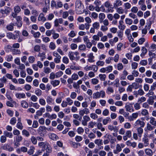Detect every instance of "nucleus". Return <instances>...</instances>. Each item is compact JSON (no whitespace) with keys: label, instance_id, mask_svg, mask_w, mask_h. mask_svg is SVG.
Returning <instances> with one entry per match:
<instances>
[{"label":"nucleus","instance_id":"43","mask_svg":"<svg viewBox=\"0 0 156 156\" xmlns=\"http://www.w3.org/2000/svg\"><path fill=\"white\" fill-rule=\"evenodd\" d=\"M70 68L71 69L73 70H80L81 69V67L79 66L71 65Z\"/></svg>","mask_w":156,"mask_h":156},{"label":"nucleus","instance_id":"22","mask_svg":"<svg viewBox=\"0 0 156 156\" xmlns=\"http://www.w3.org/2000/svg\"><path fill=\"white\" fill-rule=\"evenodd\" d=\"M123 23V20H120L119 22V25L118 27L119 29L122 30H124L126 28V26Z\"/></svg>","mask_w":156,"mask_h":156},{"label":"nucleus","instance_id":"47","mask_svg":"<svg viewBox=\"0 0 156 156\" xmlns=\"http://www.w3.org/2000/svg\"><path fill=\"white\" fill-rule=\"evenodd\" d=\"M30 140L34 144H36L37 143V137H36L34 136H32L30 138Z\"/></svg>","mask_w":156,"mask_h":156},{"label":"nucleus","instance_id":"32","mask_svg":"<svg viewBox=\"0 0 156 156\" xmlns=\"http://www.w3.org/2000/svg\"><path fill=\"white\" fill-rule=\"evenodd\" d=\"M14 25L13 23H11L7 26L6 29L9 31H12L13 30Z\"/></svg>","mask_w":156,"mask_h":156},{"label":"nucleus","instance_id":"19","mask_svg":"<svg viewBox=\"0 0 156 156\" xmlns=\"http://www.w3.org/2000/svg\"><path fill=\"white\" fill-rule=\"evenodd\" d=\"M63 20L61 18L56 19L54 21V26L57 27L59 25V24H62L63 23Z\"/></svg>","mask_w":156,"mask_h":156},{"label":"nucleus","instance_id":"35","mask_svg":"<svg viewBox=\"0 0 156 156\" xmlns=\"http://www.w3.org/2000/svg\"><path fill=\"white\" fill-rule=\"evenodd\" d=\"M12 54L13 55H20L21 54V51L20 50L13 49L11 51Z\"/></svg>","mask_w":156,"mask_h":156},{"label":"nucleus","instance_id":"1","mask_svg":"<svg viewBox=\"0 0 156 156\" xmlns=\"http://www.w3.org/2000/svg\"><path fill=\"white\" fill-rule=\"evenodd\" d=\"M84 7L80 0H76L75 3V9L76 12L81 14L84 11Z\"/></svg>","mask_w":156,"mask_h":156},{"label":"nucleus","instance_id":"51","mask_svg":"<svg viewBox=\"0 0 156 156\" xmlns=\"http://www.w3.org/2000/svg\"><path fill=\"white\" fill-rule=\"evenodd\" d=\"M42 93V91L39 89H37L35 91V94L38 96H41Z\"/></svg>","mask_w":156,"mask_h":156},{"label":"nucleus","instance_id":"10","mask_svg":"<svg viewBox=\"0 0 156 156\" xmlns=\"http://www.w3.org/2000/svg\"><path fill=\"white\" fill-rule=\"evenodd\" d=\"M10 12V8L5 6L4 9H1L0 10V12L3 15H8Z\"/></svg>","mask_w":156,"mask_h":156},{"label":"nucleus","instance_id":"50","mask_svg":"<svg viewBox=\"0 0 156 156\" xmlns=\"http://www.w3.org/2000/svg\"><path fill=\"white\" fill-rule=\"evenodd\" d=\"M76 35V33L75 31L74 30H71L68 34V36L71 37H74Z\"/></svg>","mask_w":156,"mask_h":156},{"label":"nucleus","instance_id":"9","mask_svg":"<svg viewBox=\"0 0 156 156\" xmlns=\"http://www.w3.org/2000/svg\"><path fill=\"white\" fill-rule=\"evenodd\" d=\"M94 4L95 5V11L97 12H99L100 11V6L101 4V2L100 0H95L94 2Z\"/></svg>","mask_w":156,"mask_h":156},{"label":"nucleus","instance_id":"20","mask_svg":"<svg viewBox=\"0 0 156 156\" xmlns=\"http://www.w3.org/2000/svg\"><path fill=\"white\" fill-rule=\"evenodd\" d=\"M116 12L119 14H123V13L125 12L126 13L127 12V11L126 10L125 12L124 10L121 7H118L115 8Z\"/></svg>","mask_w":156,"mask_h":156},{"label":"nucleus","instance_id":"53","mask_svg":"<svg viewBox=\"0 0 156 156\" xmlns=\"http://www.w3.org/2000/svg\"><path fill=\"white\" fill-rule=\"evenodd\" d=\"M16 119L15 117H13L11 119L9 122L11 125H14L16 123Z\"/></svg>","mask_w":156,"mask_h":156},{"label":"nucleus","instance_id":"46","mask_svg":"<svg viewBox=\"0 0 156 156\" xmlns=\"http://www.w3.org/2000/svg\"><path fill=\"white\" fill-rule=\"evenodd\" d=\"M114 91L113 88L109 86L107 87L106 92L108 94H110L111 93H113Z\"/></svg>","mask_w":156,"mask_h":156},{"label":"nucleus","instance_id":"34","mask_svg":"<svg viewBox=\"0 0 156 156\" xmlns=\"http://www.w3.org/2000/svg\"><path fill=\"white\" fill-rule=\"evenodd\" d=\"M143 127H139L136 128V130L139 137H141L143 132V129L142 128Z\"/></svg>","mask_w":156,"mask_h":156},{"label":"nucleus","instance_id":"5","mask_svg":"<svg viewBox=\"0 0 156 156\" xmlns=\"http://www.w3.org/2000/svg\"><path fill=\"white\" fill-rule=\"evenodd\" d=\"M145 125V123L144 121L138 119L134 122L133 124V126L135 128L144 127Z\"/></svg>","mask_w":156,"mask_h":156},{"label":"nucleus","instance_id":"26","mask_svg":"<svg viewBox=\"0 0 156 156\" xmlns=\"http://www.w3.org/2000/svg\"><path fill=\"white\" fill-rule=\"evenodd\" d=\"M108 129L110 131L114 132H117L118 130V127L116 126H113L112 125H108Z\"/></svg>","mask_w":156,"mask_h":156},{"label":"nucleus","instance_id":"59","mask_svg":"<svg viewBox=\"0 0 156 156\" xmlns=\"http://www.w3.org/2000/svg\"><path fill=\"white\" fill-rule=\"evenodd\" d=\"M107 73L111 72L113 70V67L112 66H108L105 67Z\"/></svg>","mask_w":156,"mask_h":156},{"label":"nucleus","instance_id":"45","mask_svg":"<svg viewBox=\"0 0 156 156\" xmlns=\"http://www.w3.org/2000/svg\"><path fill=\"white\" fill-rule=\"evenodd\" d=\"M21 9L20 7L18 5H16L14 8V11L15 12L18 13L21 11Z\"/></svg>","mask_w":156,"mask_h":156},{"label":"nucleus","instance_id":"37","mask_svg":"<svg viewBox=\"0 0 156 156\" xmlns=\"http://www.w3.org/2000/svg\"><path fill=\"white\" fill-rule=\"evenodd\" d=\"M78 49L80 51H85L86 50V45L83 44L80 45L78 46Z\"/></svg>","mask_w":156,"mask_h":156},{"label":"nucleus","instance_id":"14","mask_svg":"<svg viewBox=\"0 0 156 156\" xmlns=\"http://www.w3.org/2000/svg\"><path fill=\"white\" fill-rule=\"evenodd\" d=\"M90 112V110L88 108H84L80 110L79 114L81 116H83L84 114H87Z\"/></svg>","mask_w":156,"mask_h":156},{"label":"nucleus","instance_id":"64","mask_svg":"<svg viewBox=\"0 0 156 156\" xmlns=\"http://www.w3.org/2000/svg\"><path fill=\"white\" fill-rule=\"evenodd\" d=\"M92 26L94 28L98 30L100 27V24L99 22H95L93 24Z\"/></svg>","mask_w":156,"mask_h":156},{"label":"nucleus","instance_id":"39","mask_svg":"<svg viewBox=\"0 0 156 156\" xmlns=\"http://www.w3.org/2000/svg\"><path fill=\"white\" fill-rule=\"evenodd\" d=\"M154 126H153L151 124L147 123L146 125V129L149 131H151L153 130L155 128Z\"/></svg>","mask_w":156,"mask_h":156},{"label":"nucleus","instance_id":"63","mask_svg":"<svg viewBox=\"0 0 156 156\" xmlns=\"http://www.w3.org/2000/svg\"><path fill=\"white\" fill-rule=\"evenodd\" d=\"M14 34H13L14 39H16L19 37L20 32L19 31L16 30L14 32Z\"/></svg>","mask_w":156,"mask_h":156},{"label":"nucleus","instance_id":"42","mask_svg":"<svg viewBox=\"0 0 156 156\" xmlns=\"http://www.w3.org/2000/svg\"><path fill=\"white\" fill-rule=\"evenodd\" d=\"M142 141L144 142V146L147 147L149 144L148 138L147 137H145L143 138Z\"/></svg>","mask_w":156,"mask_h":156},{"label":"nucleus","instance_id":"44","mask_svg":"<svg viewBox=\"0 0 156 156\" xmlns=\"http://www.w3.org/2000/svg\"><path fill=\"white\" fill-rule=\"evenodd\" d=\"M66 100L68 105H71L73 104V100L69 97H68L66 98Z\"/></svg>","mask_w":156,"mask_h":156},{"label":"nucleus","instance_id":"7","mask_svg":"<svg viewBox=\"0 0 156 156\" xmlns=\"http://www.w3.org/2000/svg\"><path fill=\"white\" fill-rule=\"evenodd\" d=\"M23 139V137L20 135L17 136H15L14 140V144L15 146L18 147L20 145V142Z\"/></svg>","mask_w":156,"mask_h":156},{"label":"nucleus","instance_id":"3","mask_svg":"<svg viewBox=\"0 0 156 156\" xmlns=\"http://www.w3.org/2000/svg\"><path fill=\"white\" fill-rule=\"evenodd\" d=\"M79 54V52L77 51L75 52L69 51L68 52V56L71 61L77 60H79L80 58V56H78Z\"/></svg>","mask_w":156,"mask_h":156},{"label":"nucleus","instance_id":"58","mask_svg":"<svg viewBox=\"0 0 156 156\" xmlns=\"http://www.w3.org/2000/svg\"><path fill=\"white\" fill-rule=\"evenodd\" d=\"M35 60V58L33 56H30L28 58L29 62L30 63H34V62Z\"/></svg>","mask_w":156,"mask_h":156},{"label":"nucleus","instance_id":"30","mask_svg":"<svg viewBox=\"0 0 156 156\" xmlns=\"http://www.w3.org/2000/svg\"><path fill=\"white\" fill-rule=\"evenodd\" d=\"M60 81L58 80H51L50 82L51 84L54 87L60 84Z\"/></svg>","mask_w":156,"mask_h":156},{"label":"nucleus","instance_id":"54","mask_svg":"<svg viewBox=\"0 0 156 156\" xmlns=\"http://www.w3.org/2000/svg\"><path fill=\"white\" fill-rule=\"evenodd\" d=\"M39 104L42 106H44L46 103L45 100L43 98H40L39 100Z\"/></svg>","mask_w":156,"mask_h":156},{"label":"nucleus","instance_id":"4","mask_svg":"<svg viewBox=\"0 0 156 156\" xmlns=\"http://www.w3.org/2000/svg\"><path fill=\"white\" fill-rule=\"evenodd\" d=\"M105 93L104 90H101L99 91H97L93 94V98L94 99H97L101 98H104L105 97Z\"/></svg>","mask_w":156,"mask_h":156},{"label":"nucleus","instance_id":"6","mask_svg":"<svg viewBox=\"0 0 156 156\" xmlns=\"http://www.w3.org/2000/svg\"><path fill=\"white\" fill-rule=\"evenodd\" d=\"M134 103L127 102L126 104L125 108L126 111L132 112L134 111V109L133 106Z\"/></svg>","mask_w":156,"mask_h":156},{"label":"nucleus","instance_id":"55","mask_svg":"<svg viewBox=\"0 0 156 156\" xmlns=\"http://www.w3.org/2000/svg\"><path fill=\"white\" fill-rule=\"evenodd\" d=\"M144 94V92L143 90L142 89H140L137 91V93L134 94H136V97H137L138 95L142 96Z\"/></svg>","mask_w":156,"mask_h":156},{"label":"nucleus","instance_id":"16","mask_svg":"<svg viewBox=\"0 0 156 156\" xmlns=\"http://www.w3.org/2000/svg\"><path fill=\"white\" fill-rule=\"evenodd\" d=\"M122 2L120 0H115L113 4V7L116 8L122 5Z\"/></svg>","mask_w":156,"mask_h":156},{"label":"nucleus","instance_id":"15","mask_svg":"<svg viewBox=\"0 0 156 156\" xmlns=\"http://www.w3.org/2000/svg\"><path fill=\"white\" fill-rule=\"evenodd\" d=\"M1 148L4 150L8 151H12L14 150L13 147H10L7 144H5L2 146Z\"/></svg>","mask_w":156,"mask_h":156},{"label":"nucleus","instance_id":"27","mask_svg":"<svg viewBox=\"0 0 156 156\" xmlns=\"http://www.w3.org/2000/svg\"><path fill=\"white\" fill-rule=\"evenodd\" d=\"M48 135L49 137L53 140H55L58 139V137L54 133H50Z\"/></svg>","mask_w":156,"mask_h":156},{"label":"nucleus","instance_id":"56","mask_svg":"<svg viewBox=\"0 0 156 156\" xmlns=\"http://www.w3.org/2000/svg\"><path fill=\"white\" fill-rule=\"evenodd\" d=\"M5 59L8 62H11L12 60L13 57L11 55H7L5 56Z\"/></svg>","mask_w":156,"mask_h":156},{"label":"nucleus","instance_id":"12","mask_svg":"<svg viewBox=\"0 0 156 156\" xmlns=\"http://www.w3.org/2000/svg\"><path fill=\"white\" fill-rule=\"evenodd\" d=\"M90 25L87 23H85V24H81L79 25L78 28L79 30H84L85 29L88 30L90 28Z\"/></svg>","mask_w":156,"mask_h":156},{"label":"nucleus","instance_id":"57","mask_svg":"<svg viewBox=\"0 0 156 156\" xmlns=\"http://www.w3.org/2000/svg\"><path fill=\"white\" fill-rule=\"evenodd\" d=\"M125 21L126 24L129 25H131L133 23V20L129 18H126L125 19Z\"/></svg>","mask_w":156,"mask_h":156},{"label":"nucleus","instance_id":"8","mask_svg":"<svg viewBox=\"0 0 156 156\" xmlns=\"http://www.w3.org/2000/svg\"><path fill=\"white\" fill-rule=\"evenodd\" d=\"M46 130V128L43 126H41L37 129V132L41 136L44 135L45 133Z\"/></svg>","mask_w":156,"mask_h":156},{"label":"nucleus","instance_id":"11","mask_svg":"<svg viewBox=\"0 0 156 156\" xmlns=\"http://www.w3.org/2000/svg\"><path fill=\"white\" fill-rule=\"evenodd\" d=\"M83 120L82 121V124L83 126H86L87 122L90 120V118L89 116L85 115L83 117Z\"/></svg>","mask_w":156,"mask_h":156},{"label":"nucleus","instance_id":"38","mask_svg":"<svg viewBox=\"0 0 156 156\" xmlns=\"http://www.w3.org/2000/svg\"><path fill=\"white\" fill-rule=\"evenodd\" d=\"M154 98L153 96L150 97L147 100L148 104L151 105H152L154 103Z\"/></svg>","mask_w":156,"mask_h":156},{"label":"nucleus","instance_id":"49","mask_svg":"<svg viewBox=\"0 0 156 156\" xmlns=\"http://www.w3.org/2000/svg\"><path fill=\"white\" fill-rule=\"evenodd\" d=\"M94 143L96 144H97L98 146L102 145L103 143L102 140L100 139H96L94 141Z\"/></svg>","mask_w":156,"mask_h":156},{"label":"nucleus","instance_id":"18","mask_svg":"<svg viewBox=\"0 0 156 156\" xmlns=\"http://www.w3.org/2000/svg\"><path fill=\"white\" fill-rule=\"evenodd\" d=\"M128 74L127 71L124 70L122 72V73L120 75L119 78L121 80H125L126 79V76Z\"/></svg>","mask_w":156,"mask_h":156},{"label":"nucleus","instance_id":"13","mask_svg":"<svg viewBox=\"0 0 156 156\" xmlns=\"http://www.w3.org/2000/svg\"><path fill=\"white\" fill-rule=\"evenodd\" d=\"M16 97L18 99H23L26 98L25 94L23 93H16L15 94Z\"/></svg>","mask_w":156,"mask_h":156},{"label":"nucleus","instance_id":"52","mask_svg":"<svg viewBox=\"0 0 156 156\" xmlns=\"http://www.w3.org/2000/svg\"><path fill=\"white\" fill-rule=\"evenodd\" d=\"M16 127L20 130H22L23 128V126L21 122H18L16 125Z\"/></svg>","mask_w":156,"mask_h":156},{"label":"nucleus","instance_id":"25","mask_svg":"<svg viewBox=\"0 0 156 156\" xmlns=\"http://www.w3.org/2000/svg\"><path fill=\"white\" fill-rule=\"evenodd\" d=\"M38 20L39 21H41L43 22H44L46 21V18L43 13H41L40 14L38 17Z\"/></svg>","mask_w":156,"mask_h":156},{"label":"nucleus","instance_id":"21","mask_svg":"<svg viewBox=\"0 0 156 156\" xmlns=\"http://www.w3.org/2000/svg\"><path fill=\"white\" fill-rule=\"evenodd\" d=\"M47 103L48 104L51 105L54 103V100L51 96H47L46 99Z\"/></svg>","mask_w":156,"mask_h":156},{"label":"nucleus","instance_id":"41","mask_svg":"<svg viewBox=\"0 0 156 156\" xmlns=\"http://www.w3.org/2000/svg\"><path fill=\"white\" fill-rule=\"evenodd\" d=\"M49 48L51 50H55L56 48V46L55 43L53 42H51L49 45Z\"/></svg>","mask_w":156,"mask_h":156},{"label":"nucleus","instance_id":"29","mask_svg":"<svg viewBox=\"0 0 156 156\" xmlns=\"http://www.w3.org/2000/svg\"><path fill=\"white\" fill-rule=\"evenodd\" d=\"M21 106L24 108H27L28 107V104L27 101L25 100H22L20 102Z\"/></svg>","mask_w":156,"mask_h":156},{"label":"nucleus","instance_id":"33","mask_svg":"<svg viewBox=\"0 0 156 156\" xmlns=\"http://www.w3.org/2000/svg\"><path fill=\"white\" fill-rule=\"evenodd\" d=\"M111 121V119L109 117H107L103 119L102 123L104 125H106L108 123L110 122Z\"/></svg>","mask_w":156,"mask_h":156},{"label":"nucleus","instance_id":"17","mask_svg":"<svg viewBox=\"0 0 156 156\" xmlns=\"http://www.w3.org/2000/svg\"><path fill=\"white\" fill-rule=\"evenodd\" d=\"M127 145L133 148H135L137 146V143L135 142H131L130 140H128L126 142Z\"/></svg>","mask_w":156,"mask_h":156},{"label":"nucleus","instance_id":"24","mask_svg":"<svg viewBox=\"0 0 156 156\" xmlns=\"http://www.w3.org/2000/svg\"><path fill=\"white\" fill-rule=\"evenodd\" d=\"M122 150V148L119 145V144H117L116 145V149L113 150V153L115 154H118Z\"/></svg>","mask_w":156,"mask_h":156},{"label":"nucleus","instance_id":"60","mask_svg":"<svg viewBox=\"0 0 156 156\" xmlns=\"http://www.w3.org/2000/svg\"><path fill=\"white\" fill-rule=\"evenodd\" d=\"M141 113L143 116H144L148 115L149 114L147 110L145 109H143L142 110Z\"/></svg>","mask_w":156,"mask_h":156},{"label":"nucleus","instance_id":"2","mask_svg":"<svg viewBox=\"0 0 156 156\" xmlns=\"http://www.w3.org/2000/svg\"><path fill=\"white\" fill-rule=\"evenodd\" d=\"M39 147L42 148L43 151H46L47 152L50 153L52 151V148L50 144L46 142H40L38 144Z\"/></svg>","mask_w":156,"mask_h":156},{"label":"nucleus","instance_id":"31","mask_svg":"<svg viewBox=\"0 0 156 156\" xmlns=\"http://www.w3.org/2000/svg\"><path fill=\"white\" fill-rule=\"evenodd\" d=\"M145 152L146 154L149 156H152L153 154L152 151L149 148L145 149Z\"/></svg>","mask_w":156,"mask_h":156},{"label":"nucleus","instance_id":"36","mask_svg":"<svg viewBox=\"0 0 156 156\" xmlns=\"http://www.w3.org/2000/svg\"><path fill=\"white\" fill-rule=\"evenodd\" d=\"M141 50L142 53H141L140 56L142 58H143L145 56V55L147 53V49L144 47H142V48Z\"/></svg>","mask_w":156,"mask_h":156},{"label":"nucleus","instance_id":"28","mask_svg":"<svg viewBox=\"0 0 156 156\" xmlns=\"http://www.w3.org/2000/svg\"><path fill=\"white\" fill-rule=\"evenodd\" d=\"M3 134L6 137H8L10 138H12L13 135L11 132H9L5 130L3 132Z\"/></svg>","mask_w":156,"mask_h":156},{"label":"nucleus","instance_id":"61","mask_svg":"<svg viewBox=\"0 0 156 156\" xmlns=\"http://www.w3.org/2000/svg\"><path fill=\"white\" fill-rule=\"evenodd\" d=\"M63 72L61 71H59L55 73V77L56 78H58L61 76L63 74Z\"/></svg>","mask_w":156,"mask_h":156},{"label":"nucleus","instance_id":"23","mask_svg":"<svg viewBox=\"0 0 156 156\" xmlns=\"http://www.w3.org/2000/svg\"><path fill=\"white\" fill-rule=\"evenodd\" d=\"M88 61L92 63L94 62V56L93 55V54L92 53H90L88 55Z\"/></svg>","mask_w":156,"mask_h":156},{"label":"nucleus","instance_id":"40","mask_svg":"<svg viewBox=\"0 0 156 156\" xmlns=\"http://www.w3.org/2000/svg\"><path fill=\"white\" fill-rule=\"evenodd\" d=\"M150 123L154 126H156V120H155V119L153 117H151Z\"/></svg>","mask_w":156,"mask_h":156},{"label":"nucleus","instance_id":"62","mask_svg":"<svg viewBox=\"0 0 156 156\" xmlns=\"http://www.w3.org/2000/svg\"><path fill=\"white\" fill-rule=\"evenodd\" d=\"M146 98L144 96L141 97L140 98L138 99L137 102L139 103H141L146 101Z\"/></svg>","mask_w":156,"mask_h":156},{"label":"nucleus","instance_id":"48","mask_svg":"<svg viewBox=\"0 0 156 156\" xmlns=\"http://www.w3.org/2000/svg\"><path fill=\"white\" fill-rule=\"evenodd\" d=\"M98 76L100 80L102 81H105L106 78V76L105 74H100Z\"/></svg>","mask_w":156,"mask_h":156}]
</instances>
